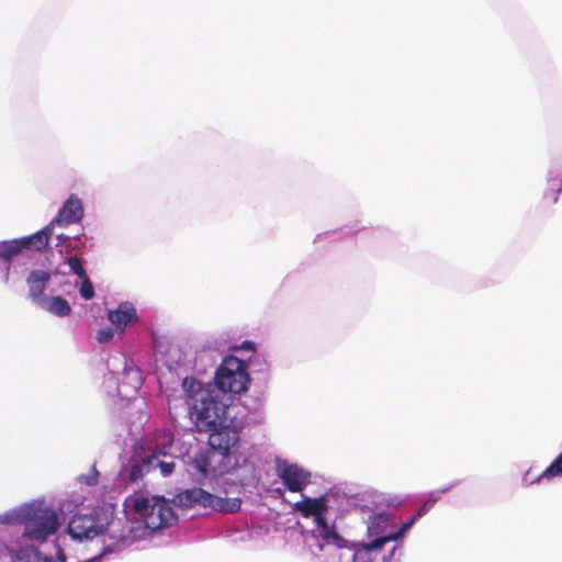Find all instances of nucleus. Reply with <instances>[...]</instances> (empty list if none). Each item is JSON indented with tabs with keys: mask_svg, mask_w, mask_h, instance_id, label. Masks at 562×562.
Instances as JSON below:
<instances>
[{
	"mask_svg": "<svg viewBox=\"0 0 562 562\" xmlns=\"http://www.w3.org/2000/svg\"><path fill=\"white\" fill-rule=\"evenodd\" d=\"M181 386L195 430L209 435L207 448L200 449L191 458L190 468L202 477L235 469L241 427L231 416L232 395L222 394L211 383L193 376L184 378Z\"/></svg>",
	"mask_w": 562,
	"mask_h": 562,
	"instance_id": "f257e3e1",
	"label": "nucleus"
},
{
	"mask_svg": "<svg viewBox=\"0 0 562 562\" xmlns=\"http://www.w3.org/2000/svg\"><path fill=\"white\" fill-rule=\"evenodd\" d=\"M61 525L60 515L55 508L48 506L45 499H33L30 502L29 515L21 538L41 544L49 537L55 536Z\"/></svg>",
	"mask_w": 562,
	"mask_h": 562,
	"instance_id": "f03ea898",
	"label": "nucleus"
},
{
	"mask_svg": "<svg viewBox=\"0 0 562 562\" xmlns=\"http://www.w3.org/2000/svg\"><path fill=\"white\" fill-rule=\"evenodd\" d=\"M213 381V387L222 394L246 392L250 382L246 362L234 356L224 357L214 371Z\"/></svg>",
	"mask_w": 562,
	"mask_h": 562,
	"instance_id": "7ed1b4c3",
	"label": "nucleus"
},
{
	"mask_svg": "<svg viewBox=\"0 0 562 562\" xmlns=\"http://www.w3.org/2000/svg\"><path fill=\"white\" fill-rule=\"evenodd\" d=\"M274 471L281 480L283 486L291 493H303L307 485L311 484L312 473L288 459L276 457Z\"/></svg>",
	"mask_w": 562,
	"mask_h": 562,
	"instance_id": "20e7f679",
	"label": "nucleus"
},
{
	"mask_svg": "<svg viewBox=\"0 0 562 562\" xmlns=\"http://www.w3.org/2000/svg\"><path fill=\"white\" fill-rule=\"evenodd\" d=\"M85 216V207L82 200L77 194H70L66 201L59 207L56 216L52 222L41 231L48 229L46 232V246L48 245L49 238L53 235L55 225L59 227H67L71 224H78Z\"/></svg>",
	"mask_w": 562,
	"mask_h": 562,
	"instance_id": "39448f33",
	"label": "nucleus"
},
{
	"mask_svg": "<svg viewBox=\"0 0 562 562\" xmlns=\"http://www.w3.org/2000/svg\"><path fill=\"white\" fill-rule=\"evenodd\" d=\"M38 231L32 235L11 240L0 241V262L3 260H12L23 249L41 251L46 248V232Z\"/></svg>",
	"mask_w": 562,
	"mask_h": 562,
	"instance_id": "423d86ee",
	"label": "nucleus"
},
{
	"mask_svg": "<svg viewBox=\"0 0 562 562\" xmlns=\"http://www.w3.org/2000/svg\"><path fill=\"white\" fill-rule=\"evenodd\" d=\"M150 471V461L148 454V446H140L127 463L123 464L119 472V479L123 483H135L140 480L144 474Z\"/></svg>",
	"mask_w": 562,
	"mask_h": 562,
	"instance_id": "0eeeda50",
	"label": "nucleus"
},
{
	"mask_svg": "<svg viewBox=\"0 0 562 562\" xmlns=\"http://www.w3.org/2000/svg\"><path fill=\"white\" fill-rule=\"evenodd\" d=\"M120 386L108 390L110 396H121L122 398H132L143 385V375L139 369L125 362Z\"/></svg>",
	"mask_w": 562,
	"mask_h": 562,
	"instance_id": "6e6552de",
	"label": "nucleus"
},
{
	"mask_svg": "<svg viewBox=\"0 0 562 562\" xmlns=\"http://www.w3.org/2000/svg\"><path fill=\"white\" fill-rule=\"evenodd\" d=\"M329 507L328 494L319 497L303 496V498L294 504V509L304 517H313L315 524L326 518Z\"/></svg>",
	"mask_w": 562,
	"mask_h": 562,
	"instance_id": "1a4fd4ad",
	"label": "nucleus"
},
{
	"mask_svg": "<svg viewBox=\"0 0 562 562\" xmlns=\"http://www.w3.org/2000/svg\"><path fill=\"white\" fill-rule=\"evenodd\" d=\"M220 357L221 351L216 342L207 341L195 352L192 364L193 372L199 375L206 374L210 370L215 368Z\"/></svg>",
	"mask_w": 562,
	"mask_h": 562,
	"instance_id": "9d476101",
	"label": "nucleus"
},
{
	"mask_svg": "<svg viewBox=\"0 0 562 562\" xmlns=\"http://www.w3.org/2000/svg\"><path fill=\"white\" fill-rule=\"evenodd\" d=\"M106 316L120 333H124L128 325L138 323L136 307L128 301L121 302L115 310H109Z\"/></svg>",
	"mask_w": 562,
	"mask_h": 562,
	"instance_id": "9b49d317",
	"label": "nucleus"
},
{
	"mask_svg": "<svg viewBox=\"0 0 562 562\" xmlns=\"http://www.w3.org/2000/svg\"><path fill=\"white\" fill-rule=\"evenodd\" d=\"M395 524V515L391 510L374 512L368 519V533L373 539H382L391 533Z\"/></svg>",
	"mask_w": 562,
	"mask_h": 562,
	"instance_id": "f8f14e48",
	"label": "nucleus"
},
{
	"mask_svg": "<svg viewBox=\"0 0 562 562\" xmlns=\"http://www.w3.org/2000/svg\"><path fill=\"white\" fill-rule=\"evenodd\" d=\"M13 562H67V554L57 544L55 555L53 557L43 553L33 544L23 543V548L20 549L19 555L15 557Z\"/></svg>",
	"mask_w": 562,
	"mask_h": 562,
	"instance_id": "ddd939ff",
	"label": "nucleus"
},
{
	"mask_svg": "<svg viewBox=\"0 0 562 562\" xmlns=\"http://www.w3.org/2000/svg\"><path fill=\"white\" fill-rule=\"evenodd\" d=\"M213 494L201 487L182 490L175 495L173 502L179 506L192 508L201 506L210 508Z\"/></svg>",
	"mask_w": 562,
	"mask_h": 562,
	"instance_id": "4468645a",
	"label": "nucleus"
},
{
	"mask_svg": "<svg viewBox=\"0 0 562 562\" xmlns=\"http://www.w3.org/2000/svg\"><path fill=\"white\" fill-rule=\"evenodd\" d=\"M172 438L171 437H165L162 447H150L148 445V454H149V461H150V471L159 468L160 473L164 477L169 476L175 468L176 462L170 460H164L160 459V457H167V449L171 447Z\"/></svg>",
	"mask_w": 562,
	"mask_h": 562,
	"instance_id": "2eb2a0df",
	"label": "nucleus"
},
{
	"mask_svg": "<svg viewBox=\"0 0 562 562\" xmlns=\"http://www.w3.org/2000/svg\"><path fill=\"white\" fill-rule=\"evenodd\" d=\"M49 281L50 273L48 271L34 269L29 272L26 277L29 296L37 305L45 299L44 292Z\"/></svg>",
	"mask_w": 562,
	"mask_h": 562,
	"instance_id": "dca6fc26",
	"label": "nucleus"
},
{
	"mask_svg": "<svg viewBox=\"0 0 562 562\" xmlns=\"http://www.w3.org/2000/svg\"><path fill=\"white\" fill-rule=\"evenodd\" d=\"M315 525L316 529L312 533L314 537H319L325 544H331L338 549L347 547V540L337 532L335 525L327 522L326 518Z\"/></svg>",
	"mask_w": 562,
	"mask_h": 562,
	"instance_id": "f3484780",
	"label": "nucleus"
},
{
	"mask_svg": "<svg viewBox=\"0 0 562 562\" xmlns=\"http://www.w3.org/2000/svg\"><path fill=\"white\" fill-rule=\"evenodd\" d=\"M22 548L19 538L14 539L10 533L0 531V562H13Z\"/></svg>",
	"mask_w": 562,
	"mask_h": 562,
	"instance_id": "a211bd4d",
	"label": "nucleus"
},
{
	"mask_svg": "<svg viewBox=\"0 0 562 562\" xmlns=\"http://www.w3.org/2000/svg\"><path fill=\"white\" fill-rule=\"evenodd\" d=\"M411 529L407 525L402 524L400 528H393L391 530V533L382 539H373L370 542L366 543L363 546V549L361 551H357L353 557L357 559L362 552H371V551H378L381 550L384 544L389 541H398L401 540Z\"/></svg>",
	"mask_w": 562,
	"mask_h": 562,
	"instance_id": "6ab92c4d",
	"label": "nucleus"
},
{
	"mask_svg": "<svg viewBox=\"0 0 562 562\" xmlns=\"http://www.w3.org/2000/svg\"><path fill=\"white\" fill-rule=\"evenodd\" d=\"M38 306L57 317H67L71 313L70 304L60 295L45 297Z\"/></svg>",
	"mask_w": 562,
	"mask_h": 562,
	"instance_id": "aec40b11",
	"label": "nucleus"
},
{
	"mask_svg": "<svg viewBox=\"0 0 562 562\" xmlns=\"http://www.w3.org/2000/svg\"><path fill=\"white\" fill-rule=\"evenodd\" d=\"M546 198H550L552 203H558L559 194L562 193V167L557 166L549 169L547 175Z\"/></svg>",
	"mask_w": 562,
	"mask_h": 562,
	"instance_id": "412c9836",
	"label": "nucleus"
},
{
	"mask_svg": "<svg viewBox=\"0 0 562 562\" xmlns=\"http://www.w3.org/2000/svg\"><path fill=\"white\" fill-rule=\"evenodd\" d=\"M30 502L0 514V525H23L25 527Z\"/></svg>",
	"mask_w": 562,
	"mask_h": 562,
	"instance_id": "4be33fe9",
	"label": "nucleus"
},
{
	"mask_svg": "<svg viewBox=\"0 0 562 562\" xmlns=\"http://www.w3.org/2000/svg\"><path fill=\"white\" fill-rule=\"evenodd\" d=\"M241 501L239 498H224L212 496L210 509L218 513L234 514L240 509Z\"/></svg>",
	"mask_w": 562,
	"mask_h": 562,
	"instance_id": "5701e85b",
	"label": "nucleus"
},
{
	"mask_svg": "<svg viewBox=\"0 0 562 562\" xmlns=\"http://www.w3.org/2000/svg\"><path fill=\"white\" fill-rule=\"evenodd\" d=\"M562 476V452L559 453L553 461L542 471L539 480H552Z\"/></svg>",
	"mask_w": 562,
	"mask_h": 562,
	"instance_id": "b1692460",
	"label": "nucleus"
},
{
	"mask_svg": "<svg viewBox=\"0 0 562 562\" xmlns=\"http://www.w3.org/2000/svg\"><path fill=\"white\" fill-rule=\"evenodd\" d=\"M64 263H66L71 272L76 274L78 278L85 277L86 270L83 268V263L80 257L78 256H66L63 260Z\"/></svg>",
	"mask_w": 562,
	"mask_h": 562,
	"instance_id": "393cba45",
	"label": "nucleus"
},
{
	"mask_svg": "<svg viewBox=\"0 0 562 562\" xmlns=\"http://www.w3.org/2000/svg\"><path fill=\"white\" fill-rule=\"evenodd\" d=\"M81 280L80 286H79V294L80 296L86 300L90 301L94 297V286L89 279V277L86 274L82 278H79Z\"/></svg>",
	"mask_w": 562,
	"mask_h": 562,
	"instance_id": "a878e982",
	"label": "nucleus"
},
{
	"mask_svg": "<svg viewBox=\"0 0 562 562\" xmlns=\"http://www.w3.org/2000/svg\"><path fill=\"white\" fill-rule=\"evenodd\" d=\"M86 246L87 244L82 236L77 235L75 237H71L69 243L65 245V252L69 254L72 251H81L83 248H86Z\"/></svg>",
	"mask_w": 562,
	"mask_h": 562,
	"instance_id": "bb28decb",
	"label": "nucleus"
},
{
	"mask_svg": "<svg viewBox=\"0 0 562 562\" xmlns=\"http://www.w3.org/2000/svg\"><path fill=\"white\" fill-rule=\"evenodd\" d=\"M11 267L12 260H3L0 262V280L5 285H8L11 281Z\"/></svg>",
	"mask_w": 562,
	"mask_h": 562,
	"instance_id": "cd10ccee",
	"label": "nucleus"
},
{
	"mask_svg": "<svg viewBox=\"0 0 562 562\" xmlns=\"http://www.w3.org/2000/svg\"><path fill=\"white\" fill-rule=\"evenodd\" d=\"M114 338V329L111 327L100 328L97 331L95 339L100 344H108Z\"/></svg>",
	"mask_w": 562,
	"mask_h": 562,
	"instance_id": "c85d7f7f",
	"label": "nucleus"
},
{
	"mask_svg": "<svg viewBox=\"0 0 562 562\" xmlns=\"http://www.w3.org/2000/svg\"><path fill=\"white\" fill-rule=\"evenodd\" d=\"M120 383H121L120 379L116 376V374L112 370H110L108 372V374L104 375L103 387L106 393H108V390H113V387L120 386Z\"/></svg>",
	"mask_w": 562,
	"mask_h": 562,
	"instance_id": "c756f323",
	"label": "nucleus"
},
{
	"mask_svg": "<svg viewBox=\"0 0 562 562\" xmlns=\"http://www.w3.org/2000/svg\"><path fill=\"white\" fill-rule=\"evenodd\" d=\"M98 476L99 472L97 471L95 467H92L90 474L80 476V482L88 486H93L98 483Z\"/></svg>",
	"mask_w": 562,
	"mask_h": 562,
	"instance_id": "7c9ffc66",
	"label": "nucleus"
},
{
	"mask_svg": "<svg viewBox=\"0 0 562 562\" xmlns=\"http://www.w3.org/2000/svg\"><path fill=\"white\" fill-rule=\"evenodd\" d=\"M58 508H59L60 514L64 516L63 520L66 518V516L72 514L74 510L76 509V508H74V505H71V502H69L68 498L61 501L59 503Z\"/></svg>",
	"mask_w": 562,
	"mask_h": 562,
	"instance_id": "2f4dec72",
	"label": "nucleus"
},
{
	"mask_svg": "<svg viewBox=\"0 0 562 562\" xmlns=\"http://www.w3.org/2000/svg\"><path fill=\"white\" fill-rule=\"evenodd\" d=\"M441 496V492L439 490H435L428 493L426 501L429 502V505H435Z\"/></svg>",
	"mask_w": 562,
	"mask_h": 562,
	"instance_id": "473e14b6",
	"label": "nucleus"
},
{
	"mask_svg": "<svg viewBox=\"0 0 562 562\" xmlns=\"http://www.w3.org/2000/svg\"><path fill=\"white\" fill-rule=\"evenodd\" d=\"M441 496V492L439 490H435L428 493L426 501L429 502V505H435Z\"/></svg>",
	"mask_w": 562,
	"mask_h": 562,
	"instance_id": "72a5a7b5",
	"label": "nucleus"
},
{
	"mask_svg": "<svg viewBox=\"0 0 562 562\" xmlns=\"http://www.w3.org/2000/svg\"><path fill=\"white\" fill-rule=\"evenodd\" d=\"M441 496V492L439 490H435L428 493L426 501L429 502V505H435Z\"/></svg>",
	"mask_w": 562,
	"mask_h": 562,
	"instance_id": "f704fd0d",
	"label": "nucleus"
},
{
	"mask_svg": "<svg viewBox=\"0 0 562 562\" xmlns=\"http://www.w3.org/2000/svg\"><path fill=\"white\" fill-rule=\"evenodd\" d=\"M529 473H530V471L528 470V471L524 474V476H522V485L528 486V485L536 484V483H541V482H543V481H544V480H539V481H537V480H538V477H539L541 474H539L537 477H535V479H531V480H530Z\"/></svg>",
	"mask_w": 562,
	"mask_h": 562,
	"instance_id": "c9c22d12",
	"label": "nucleus"
},
{
	"mask_svg": "<svg viewBox=\"0 0 562 562\" xmlns=\"http://www.w3.org/2000/svg\"><path fill=\"white\" fill-rule=\"evenodd\" d=\"M68 499L71 502V505H74V508H78L85 502V497L80 494H74L69 496Z\"/></svg>",
	"mask_w": 562,
	"mask_h": 562,
	"instance_id": "e433bc0d",
	"label": "nucleus"
},
{
	"mask_svg": "<svg viewBox=\"0 0 562 562\" xmlns=\"http://www.w3.org/2000/svg\"><path fill=\"white\" fill-rule=\"evenodd\" d=\"M57 239L59 241V245H61V249L59 250V252L63 254L65 252V245L69 243L71 237L65 234H60L57 236Z\"/></svg>",
	"mask_w": 562,
	"mask_h": 562,
	"instance_id": "4c0bfd02",
	"label": "nucleus"
},
{
	"mask_svg": "<svg viewBox=\"0 0 562 562\" xmlns=\"http://www.w3.org/2000/svg\"><path fill=\"white\" fill-rule=\"evenodd\" d=\"M459 483H460V480H454V481L450 482L449 484H447V485H445V486H442V487H440L438 490L443 495V494L448 493L449 491H451L453 487H456Z\"/></svg>",
	"mask_w": 562,
	"mask_h": 562,
	"instance_id": "58836bf2",
	"label": "nucleus"
},
{
	"mask_svg": "<svg viewBox=\"0 0 562 562\" xmlns=\"http://www.w3.org/2000/svg\"><path fill=\"white\" fill-rule=\"evenodd\" d=\"M434 505H429L428 501H425L420 508L417 510V517H423Z\"/></svg>",
	"mask_w": 562,
	"mask_h": 562,
	"instance_id": "ea45409f",
	"label": "nucleus"
},
{
	"mask_svg": "<svg viewBox=\"0 0 562 562\" xmlns=\"http://www.w3.org/2000/svg\"><path fill=\"white\" fill-rule=\"evenodd\" d=\"M240 348L248 351H255V342L251 340H244L240 345Z\"/></svg>",
	"mask_w": 562,
	"mask_h": 562,
	"instance_id": "a19ab883",
	"label": "nucleus"
},
{
	"mask_svg": "<svg viewBox=\"0 0 562 562\" xmlns=\"http://www.w3.org/2000/svg\"><path fill=\"white\" fill-rule=\"evenodd\" d=\"M397 549H398V546H394L392 548V550L387 554L384 555L383 561L387 562V561L392 560Z\"/></svg>",
	"mask_w": 562,
	"mask_h": 562,
	"instance_id": "79ce46f5",
	"label": "nucleus"
},
{
	"mask_svg": "<svg viewBox=\"0 0 562 562\" xmlns=\"http://www.w3.org/2000/svg\"><path fill=\"white\" fill-rule=\"evenodd\" d=\"M420 517H417V514H415L413 517H411L407 521H405V525L408 526V528L411 529L415 522L419 519Z\"/></svg>",
	"mask_w": 562,
	"mask_h": 562,
	"instance_id": "37998d69",
	"label": "nucleus"
},
{
	"mask_svg": "<svg viewBox=\"0 0 562 562\" xmlns=\"http://www.w3.org/2000/svg\"><path fill=\"white\" fill-rule=\"evenodd\" d=\"M317 546H318L319 550H323V544L318 543Z\"/></svg>",
	"mask_w": 562,
	"mask_h": 562,
	"instance_id": "c03bdc74",
	"label": "nucleus"
}]
</instances>
